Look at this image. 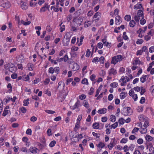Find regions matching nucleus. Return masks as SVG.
I'll use <instances>...</instances> for the list:
<instances>
[{
    "label": "nucleus",
    "instance_id": "obj_1",
    "mask_svg": "<svg viewBox=\"0 0 154 154\" xmlns=\"http://www.w3.org/2000/svg\"><path fill=\"white\" fill-rule=\"evenodd\" d=\"M122 59V57L121 55H118L114 56L112 58L111 63L115 65L119 61H121Z\"/></svg>",
    "mask_w": 154,
    "mask_h": 154
},
{
    "label": "nucleus",
    "instance_id": "obj_2",
    "mask_svg": "<svg viewBox=\"0 0 154 154\" xmlns=\"http://www.w3.org/2000/svg\"><path fill=\"white\" fill-rule=\"evenodd\" d=\"M116 143L115 142V138H112V139L110 143V145H108V147L110 150H111L112 149L113 147L116 145Z\"/></svg>",
    "mask_w": 154,
    "mask_h": 154
},
{
    "label": "nucleus",
    "instance_id": "obj_3",
    "mask_svg": "<svg viewBox=\"0 0 154 154\" xmlns=\"http://www.w3.org/2000/svg\"><path fill=\"white\" fill-rule=\"evenodd\" d=\"M1 3V6L3 8H8L10 6L9 2L7 1H3Z\"/></svg>",
    "mask_w": 154,
    "mask_h": 154
},
{
    "label": "nucleus",
    "instance_id": "obj_4",
    "mask_svg": "<svg viewBox=\"0 0 154 154\" xmlns=\"http://www.w3.org/2000/svg\"><path fill=\"white\" fill-rule=\"evenodd\" d=\"M121 22V18L120 16L117 15L116 17L115 24L116 25H119Z\"/></svg>",
    "mask_w": 154,
    "mask_h": 154
},
{
    "label": "nucleus",
    "instance_id": "obj_5",
    "mask_svg": "<svg viewBox=\"0 0 154 154\" xmlns=\"http://www.w3.org/2000/svg\"><path fill=\"white\" fill-rule=\"evenodd\" d=\"M17 68L15 67L14 64L12 63L11 64V67L8 69V70L11 72H14L17 70Z\"/></svg>",
    "mask_w": 154,
    "mask_h": 154
},
{
    "label": "nucleus",
    "instance_id": "obj_6",
    "mask_svg": "<svg viewBox=\"0 0 154 154\" xmlns=\"http://www.w3.org/2000/svg\"><path fill=\"white\" fill-rule=\"evenodd\" d=\"M80 101L79 100H78L73 106L70 107L71 109L74 110L76 108H78L80 106Z\"/></svg>",
    "mask_w": 154,
    "mask_h": 154
},
{
    "label": "nucleus",
    "instance_id": "obj_7",
    "mask_svg": "<svg viewBox=\"0 0 154 154\" xmlns=\"http://www.w3.org/2000/svg\"><path fill=\"white\" fill-rule=\"evenodd\" d=\"M130 79H129L128 77L127 76L124 77V76H122L121 79L119 80V82H120L121 81L124 82L125 83L130 81Z\"/></svg>",
    "mask_w": 154,
    "mask_h": 154
},
{
    "label": "nucleus",
    "instance_id": "obj_8",
    "mask_svg": "<svg viewBox=\"0 0 154 154\" xmlns=\"http://www.w3.org/2000/svg\"><path fill=\"white\" fill-rule=\"evenodd\" d=\"M20 5L22 9L26 10L28 8V6L26 5V4L22 1H21Z\"/></svg>",
    "mask_w": 154,
    "mask_h": 154
},
{
    "label": "nucleus",
    "instance_id": "obj_9",
    "mask_svg": "<svg viewBox=\"0 0 154 154\" xmlns=\"http://www.w3.org/2000/svg\"><path fill=\"white\" fill-rule=\"evenodd\" d=\"M124 111L128 113V115H130L131 113V108L129 107H125L123 108Z\"/></svg>",
    "mask_w": 154,
    "mask_h": 154
},
{
    "label": "nucleus",
    "instance_id": "obj_10",
    "mask_svg": "<svg viewBox=\"0 0 154 154\" xmlns=\"http://www.w3.org/2000/svg\"><path fill=\"white\" fill-rule=\"evenodd\" d=\"M37 150L38 149L34 147H31L29 149V151L33 153H36Z\"/></svg>",
    "mask_w": 154,
    "mask_h": 154
},
{
    "label": "nucleus",
    "instance_id": "obj_11",
    "mask_svg": "<svg viewBox=\"0 0 154 154\" xmlns=\"http://www.w3.org/2000/svg\"><path fill=\"white\" fill-rule=\"evenodd\" d=\"M117 73L116 70L114 68H111L110 69L109 72V75H115Z\"/></svg>",
    "mask_w": 154,
    "mask_h": 154
},
{
    "label": "nucleus",
    "instance_id": "obj_12",
    "mask_svg": "<svg viewBox=\"0 0 154 154\" xmlns=\"http://www.w3.org/2000/svg\"><path fill=\"white\" fill-rule=\"evenodd\" d=\"M107 109L106 108H103L99 109L97 111L98 113L100 114H104L106 112Z\"/></svg>",
    "mask_w": 154,
    "mask_h": 154
},
{
    "label": "nucleus",
    "instance_id": "obj_13",
    "mask_svg": "<svg viewBox=\"0 0 154 154\" xmlns=\"http://www.w3.org/2000/svg\"><path fill=\"white\" fill-rule=\"evenodd\" d=\"M142 7V5L140 3H138L136 5L134 6V9H138Z\"/></svg>",
    "mask_w": 154,
    "mask_h": 154
},
{
    "label": "nucleus",
    "instance_id": "obj_14",
    "mask_svg": "<svg viewBox=\"0 0 154 154\" xmlns=\"http://www.w3.org/2000/svg\"><path fill=\"white\" fill-rule=\"evenodd\" d=\"M137 16L140 17H142L143 18H144V14L143 11L140 10H139L137 13Z\"/></svg>",
    "mask_w": 154,
    "mask_h": 154
},
{
    "label": "nucleus",
    "instance_id": "obj_15",
    "mask_svg": "<svg viewBox=\"0 0 154 154\" xmlns=\"http://www.w3.org/2000/svg\"><path fill=\"white\" fill-rule=\"evenodd\" d=\"M34 66L33 64L32 63H29L27 65V69L30 71H32Z\"/></svg>",
    "mask_w": 154,
    "mask_h": 154
},
{
    "label": "nucleus",
    "instance_id": "obj_16",
    "mask_svg": "<svg viewBox=\"0 0 154 154\" xmlns=\"http://www.w3.org/2000/svg\"><path fill=\"white\" fill-rule=\"evenodd\" d=\"M48 9L49 7L46 5L45 6L43 7L40 9V12H44L47 10V9Z\"/></svg>",
    "mask_w": 154,
    "mask_h": 154
},
{
    "label": "nucleus",
    "instance_id": "obj_17",
    "mask_svg": "<svg viewBox=\"0 0 154 154\" xmlns=\"http://www.w3.org/2000/svg\"><path fill=\"white\" fill-rule=\"evenodd\" d=\"M97 146L99 148H102L104 147L105 144L104 143L100 142L97 145Z\"/></svg>",
    "mask_w": 154,
    "mask_h": 154
},
{
    "label": "nucleus",
    "instance_id": "obj_18",
    "mask_svg": "<svg viewBox=\"0 0 154 154\" xmlns=\"http://www.w3.org/2000/svg\"><path fill=\"white\" fill-rule=\"evenodd\" d=\"M92 127L94 129H98L99 127V124L97 122H95L93 124Z\"/></svg>",
    "mask_w": 154,
    "mask_h": 154
},
{
    "label": "nucleus",
    "instance_id": "obj_19",
    "mask_svg": "<svg viewBox=\"0 0 154 154\" xmlns=\"http://www.w3.org/2000/svg\"><path fill=\"white\" fill-rule=\"evenodd\" d=\"M145 138L148 141H150L152 140L153 138L149 135H147L145 137Z\"/></svg>",
    "mask_w": 154,
    "mask_h": 154
},
{
    "label": "nucleus",
    "instance_id": "obj_20",
    "mask_svg": "<svg viewBox=\"0 0 154 154\" xmlns=\"http://www.w3.org/2000/svg\"><path fill=\"white\" fill-rule=\"evenodd\" d=\"M136 23L133 20H131L129 23V26L130 27H133L134 26Z\"/></svg>",
    "mask_w": 154,
    "mask_h": 154
},
{
    "label": "nucleus",
    "instance_id": "obj_21",
    "mask_svg": "<svg viewBox=\"0 0 154 154\" xmlns=\"http://www.w3.org/2000/svg\"><path fill=\"white\" fill-rule=\"evenodd\" d=\"M110 120L112 122H115L116 120V117L113 115H112L110 116Z\"/></svg>",
    "mask_w": 154,
    "mask_h": 154
},
{
    "label": "nucleus",
    "instance_id": "obj_22",
    "mask_svg": "<svg viewBox=\"0 0 154 154\" xmlns=\"http://www.w3.org/2000/svg\"><path fill=\"white\" fill-rule=\"evenodd\" d=\"M146 75H143L140 78V81L142 83H144L146 81Z\"/></svg>",
    "mask_w": 154,
    "mask_h": 154
},
{
    "label": "nucleus",
    "instance_id": "obj_23",
    "mask_svg": "<svg viewBox=\"0 0 154 154\" xmlns=\"http://www.w3.org/2000/svg\"><path fill=\"white\" fill-rule=\"evenodd\" d=\"M79 65H78L77 63H74L73 65L72 69H74V71H76L79 69Z\"/></svg>",
    "mask_w": 154,
    "mask_h": 154
},
{
    "label": "nucleus",
    "instance_id": "obj_24",
    "mask_svg": "<svg viewBox=\"0 0 154 154\" xmlns=\"http://www.w3.org/2000/svg\"><path fill=\"white\" fill-rule=\"evenodd\" d=\"M81 83L83 84H86L88 85V80L87 79L84 78L81 81Z\"/></svg>",
    "mask_w": 154,
    "mask_h": 154
},
{
    "label": "nucleus",
    "instance_id": "obj_25",
    "mask_svg": "<svg viewBox=\"0 0 154 154\" xmlns=\"http://www.w3.org/2000/svg\"><path fill=\"white\" fill-rule=\"evenodd\" d=\"M84 106L86 108L88 109L89 107V104L87 101L84 100L83 102Z\"/></svg>",
    "mask_w": 154,
    "mask_h": 154
},
{
    "label": "nucleus",
    "instance_id": "obj_26",
    "mask_svg": "<svg viewBox=\"0 0 154 154\" xmlns=\"http://www.w3.org/2000/svg\"><path fill=\"white\" fill-rule=\"evenodd\" d=\"M56 143V142L55 140L51 141L49 144V146L51 147H54Z\"/></svg>",
    "mask_w": 154,
    "mask_h": 154
},
{
    "label": "nucleus",
    "instance_id": "obj_27",
    "mask_svg": "<svg viewBox=\"0 0 154 154\" xmlns=\"http://www.w3.org/2000/svg\"><path fill=\"white\" fill-rule=\"evenodd\" d=\"M125 120L124 119L122 118H120L119 120V124L123 125L124 124Z\"/></svg>",
    "mask_w": 154,
    "mask_h": 154
},
{
    "label": "nucleus",
    "instance_id": "obj_28",
    "mask_svg": "<svg viewBox=\"0 0 154 154\" xmlns=\"http://www.w3.org/2000/svg\"><path fill=\"white\" fill-rule=\"evenodd\" d=\"M29 99H27L26 100H24L23 101V105L25 106H28V104L29 103Z\"/></svg>",
    "mask_w": 154,
    "mask_h": 154
},
{
    "label": "nucleus",
    "instance_id": "obj_29",
    "mask_svg": "<svg viewBox=\"0 0 154 154\" xmlns=\"http://www.w3.org/2000/svg\"><path fill=\"white\" fill-rule=\"evenodd\" d=\"M120 96L121 99H124L126 97L125 92H122L120 93Z\"/></svg>",
    "mask_w": 154,
    "mask_h": 154
},
{
    "label": "nucleus",
    "instance_id": "obj_30",
    "mask_svg": "<svg viewBox=\"0 0 154 154\" xmlns=\"http://www.w3.org/2000/svg\"><path fill=\"white\" fill-rule=\"evenodd\" d=\"M146 128H140V132L142 134H145L146 132L147 131V129Z\"/></svg>",
    "mask_w": 154,
    "mask_h": 154
},
{
    "label": "nucleus",
    "instance_id": "obj_31",
    "mask_svg": "<svg viewBox=\"0 0 154 154\" xmlns=\"http://www.w3.org/2000/svg\"><path fill=\"white\" fill-rule=\"evenodd\" d=\"M125 20L128 21H129L131 20V16L129 15H126L124 17Z\"/></svg>",
    "mask_w": 154,
    "mask_h": 154
},
{
    "label": "nucleus",
    "instance_id": "obj_32",
    "mask_svg": "<svg viewBox=\"0 0 154 154\" xmlns=\"http://www.w3.org/2000/svg\"><path fill=\"white\" fill-rule=\"evenodd\" d=\"M45 111L46 113H47L48 114H53L55 113V111H53V110H50L47 109V110H45Z\"/></svg>",
    "mask_w": 154,
    "mask_h": 154
},
{
    "label": "nucleus",
    "instance_id": "obj_33",
    "mask_svg": "<svg viewBox=\"0 0 154 154\" xmlns=\"http://www.w3.org/2000/svg\"><path fill=\"white\" fill-rule=\"evenodd\" d=\"M118 85V83L116 82H114L110 84V86L113 88H116Z\"/></svg>",
    "mask_w": 154,
    "mask_h": 154
},
{
    "label": "nucleus",
    "instance_id": "obj_34",
    "mask_svg": "<svg viewBox=\"0 0 154 154\" xmlns=\"http://www.w3.org/2000/svg\"><path fill=\"white\" fill-rule=\"evenodd\" d=\"M12 63H8L7 64H6L4 65V67L5 69H8V70L9 68H10L11 66V64H12Z\"/></svg>",
    "mask_w": 154,
    "mask_h": 154
},
{
    "label": "nucleus",
    "instance_id": "obj_35",
    "mask_svg": "<svg viewBox=\"0 0 154 154\" xmlns=\"http://www.w3.org/2000/svg\"><path fill=\"white\" fill-rule=\"evenodd\" d=\"M118 125V122H115L111 125V128H113V129H115L117 127Z\"/></svg>",
    "mask_w": 154,
    "mask_h": 154
},
{
    "label": "nucleus",
    "instance_id": "obj_36",
    "mask_svg": "<svg viewBox=\"0 0 154 154\" xmlns=\"http://www.w3.org/2000/svg\"><path fill=\"white\" fill-rule=\"evenodd\" d=\"M123 38L125 40H127L128 39V38L126 35V33L125 32H124L123 33Z\"/></svg>",
    "mask_w": 154,
    "mask_h": 154
},
{
    "label": "nucleus",
    "instance_id": "obj_37",
    "mask_svg": "<svg viewBox=\"0 0 154 154\" xmlns=\"http://www.w3.org/2000/svg\"><path fill=\"white\" fill-rule=\"evenodd\" d=\"M146 22V20L143 18L142 17V18L140 21V24L142 25H143Z\"/></svg>",
    "mask_w": 154,
    "mask_h": 154
},
{
    "label": "nucleus",
    "instance_id": "obj_38",
    "mask_svg": "<svg viewBox=\"0 0 154 154\" xmlns=\"http://www.w3.org/2000/svg\"><path fill=\"white\" fill-rule=\"evenodd\" d=\"M127 138H123L120 141V143H126L128 141Z\"/></svg>",
    "mask_w": 154,
    "mask_h": 154
},
{
    "label": "nucleus",
    "instance_id": "obj_39",
    "mask_svg": "<svg viewBox=\"0 0 154 154\" xmlns=\"http://www.w3.org/2000/svg\"><path fill=\"white\" fill-rule=\"evenodd\" d=\"M66 43L63 42V44L64 46H67L69 45V42L70 40L69 39H66Z\"/></svg>",
    "mask_w": 154,
    "mask_h": 154
},
{
    "label": "nucleus",
    "instance_id": "obj_40",
    "mask_svg": "<svg viewBox=\"0 0 154 154\" xmlns=\"http://www.w3.org/2000/svg\"><path fill=\"white\" fill-rule=\"evenodd\" d=\"M3 104L2 100H0V113L2 111Z\"/></svg>",
    "mask_w": 154,
    "mask_h": 154
},
{
    "label": "nucleus",
    "instance_id": "obj_41",
    "mask_svg": "<svg viewBox=\"0 0 154 154\" xmlns=\"http://www.w3.org/2000/svg\"><path fill=\"white\" fill-rule=\"evenodd\" d=\"M75 138H77L78 140H77L79 141V138L81 139L83 137L82 136V134H78V135H77L75 137H74Z\"/></svg>",
    "mask_w": 154,
    "mask_h": 154
},
{
    "label": "nucleus",
    "instance_id": "obj_42",
    "mask_svg": "<svg viewBox=\"0 0 154 154\" xmlns=\"http://www.w3.org/2000/svg\"><path fill=\"white\" fill-rule=\"evenodd\" d=\"M91 53V52L90 51L89 49H87V50L86 54L85 55V56L87 57H88L90 56V54Z\"/></svg>",
    "mask_w": 154,
    "mask_h": 154
},
{
    "label": "nucleus",
    "instance_id": "obj_43",
    "mask_svg": "<svg viewBox=\"0 0 154 154\" xmlns=\"http://www.w3.org/2000/svg\"><path fill=\"white\" fill-rule=\"evenodd\" d=\"M149 123L148 121L147 120L145 121L143 126L145 127V128H146L147 126H149Z\"/></svg>",
    "mask_w": 154,
    "mask_h": 154
},
{
    "label": "nucleus",
    "instance_id": "obj_44",
    "mask_svg": "<svg viewBox=\"0 0 154 154\" xmlns=\"http://www.w3.org/2000/svg\"><path fill=\"white\" fill-rule=\"evenodd\" d=\"M137 142L138 144H141L143 143V140L141 138H139L137 140Z\"/></svg>",
    "mask_w": 154,
    "mask_h": 154
},
{
    "label": "nucleus",
    "instance_id": "obj_45",
    "mask_svg": "<svg viewBox=\"0 0 154 154\" xmlns=\"http://www.w3.org/2000/svg\"><path fill=\"white\" fill-rule=\"evenodd\" d=\"M26 133L27 134L31 135L32 134L31 130L29 128L26 131Z\"/></svg>",
    "mask_w": 154,
    "mask_h": 154
},
{
    "label": "nucleus",
    "instance_id": "obj_46",
    "mask_svg": "<svg viewBox=\"0 0 154 154\" xmlns=\"http://www.w3.org/2000/svg\"><path fill=\"white\" fill-rule=\"evenodd\" d=\"M94 89L93 88L91 87V88L88 94L90 95H92L94 93Z\"/></svg>",
    "mask_w": 154,
    "mask_h": 154
},
{
    "label": "nucleus",
    "instance_id": "obj_47",
    "mask_svg": "<svg viewBox=\"0 0 154 154\" xmlns=\"http://www.w3.org/2000/svg\"><path fill=\"white\" fill-rule=\"evenodd\" d=\"M139 130V128H134L133 130L132 131L131 133L132 134H134L135 132H137Z\"/></svg>",
    "mask_w": 154,
    "mask_h": 154
},
{
    "label": "nucleus",
    "instance_id": "obj_48",
    "mask_svg": "<svg viewBox=\"0 0 154 154\" xmlns=\"http://www.w3.org/2000/svg\"><path fill=\"white\" fill-rule=\"evenodd\" d=\"M54 68L53 67H50L49 68L48 70V72L51 73L53 74L54 73Z\"/></svg>",
    "mask_w": 154,
    "mask_h": 154
},
{
    "label": "nucleus",
    "instance_id": "obj_49",
    "mask_svg": "<svg viewBox=\"0 0 154 154\" xmlns=\"http://www.w3.org/2000/svg\"><path fill=\"white\" fill-rule=\"evenodd\" d=\"M143 42V41L142 39H138L136 42L137 44H141Z\"/></svg>",
    "mask_w": 154,
    "mask_h": 154
},
{
    "label": "nucleus",
    "instance_id": "obj_50",
    "mask_svg": "<svg viewBox=\"0 0 154 154\" xmlns=\"http://www.w3.org/2000/svg\"><path fill=\"white\" fill-rule=\"evenodd\" d=\"M30 120L32 122H34L37 120V118L35 116H33L31 118Z\"/></svg>",
    "mask_w": 154,
    "mask_h": 154
},
{
    "label": "nucleus",
    "instance_id": "obj_51",
    "mask_svg": "<svg viewBox=\"0 0 154 154\" xmlns=\"http://www.w3.org/2000/svg\"><path fill=\"white\" fill-rule=\"evenodd\" d=\"M145 97H142L141 98V99L140 101V103L141 104H143L145 103Z\"/></svg>",
    "mask_w": 154,
    "mask_h": 154
},
{
    "label": "nucleus",
    "instance_id": "obj_52",
    "mask_svg": "<svg viewBox=\"0 0 154 154\" xmlns=\"http://www.w3.org/2000/svg\"><path fill=\"white\" fill-rule=\"evenodd\" d=\"M66 37V39H69L70 40V38L71 37V35H70L69 33L67 32V33L65 36L64 38H65Z\"/></svg>",
    "mask_w": 154,
    "mask_h": 154
},
{
    "label": "nucleus",
    "instance_id": "obj_53",
    "mask_svg": "<svg viewBox=\"0 0 154 154\" xmlns=\"http://www.w3.org/2000/svg\"><path fill=\"white\" fill-rule=\"evenodd\" d=\"M17 74L15 73H13L11 75V77L13 79H15L17 78Z\"/></svg>",
    "mask_w": 154,
    "mask_h": 154
},
{
    "label": "nucleus",
    "instance_id": "obj_54",
    "mask_svg": "<svg viewBox=\"0 0 154 154\" xmlns=\"http://www.w3.org/2000/svg\"><path fill=\"white\" fill-rule=\"evenodd\" d=\"M92 134L93 135V136L96 137L97 138H99L100 134H98L93 132H92Z\"/></svg>",
    "mask_w": 154,
    "mask_h": 154
},
{
    "label": "nucleus",
    "instance_id": "obj_55",
    "mask_svg": "<svg viewBox=\"0 0 154 154\" xmlns=\"http://www.w3.org/2000/svg\"><path fill=\"white\" fill-rule=\"evenodd\" d=\"M37 3H34L33 2V1L31 0L30 2V6L32 7V6H35L36 5H37Z\"/></svg>",
    "mask_w": 154,
    "mask_h": 154
},
{
    "label": "nucleus",
    "instance_id": "obj_56",
    "mask_svg": "<svg viewBox=\"0 0 154 154\" xmlns=\"http://www.w3.org/2000/svg\"><path fill=\"white\" fill-rule=\"evenodd\" d=\"M21 111L23 113H25L26 112V108L24 107H22L20 108Z\"/></svg>",
    "mask_w": 154,
    "mask_h": 154
},
{
    "label": "nucleus",
    "instance_id": "obj_57",
    "mask_svg": "<svg viewBox=\"0 0 154 154\" xmlns=\"http://www.w3.org/2000/svg\"><path fill=\"white\" fill-rule=\"evenodd\" d=\"M134 93V91L133 89H131L129 91V94L130 96H132Z\"/></svg>",
    "mask_w": 154,
    "mask_h": 154
},
{
    "label": "nucleus",
    "instance_id": "obj_58",
    "mask_svg": "<svg viewBox=\"0 0 154 154\" xmlns=\"http://www.w3.org/2000/svg\"><path fill=\"white\" fill-rule=\"evenodd\" d=\"M113 95L112 94H110L109 95L108 99V100L111 101L113 99Z\"/></svg>",
    "mask_w": 154,
    "mask_h": 154
},
{
    "label": "nucleus",
    "instance_id": "obj_59",
    "mask_svg": "<svg viewBox=\"0 0 154 154\" xmlns=\"http://www.w3.org/2000/svg\"><path fill=\"white\" fill-rule=\"evenodd\" d=\"M99 61L101 63H104V58L103 56H101L100 58L99 59Z\"/></svg>",
    "mask_w": 154,
    "mask_h": 154
},
{
    "label": "nucleus",
    "instance_id": "obj_60",
    "mask_svg": "<svg viewBox=\"0 0 154 154\" xmlns=\"http://www.w3.org/2000/svg\"><path fill=\"white\" fill-rule=\"evenodd\" d=\"M9 111L7 110H4L2 114V116H5L8 113Z\"/></svg>",
    "mask_w": 154,
    "mask_h": 154
},
{
    "label": "nucleus",
    "instance_id": "obj_61",
    "mask_svg": "<svg viewBox=\"0 0 154 154\" xmlns=\"http://www.w3.org/2000/svg\"><path fill=\"white\" fill-rule=\"evenodd\" d=\"M95 77V75L94 74H93L90 76V79L93 82L94 81Z\"/></svg>",
    "mask_w": 154,
    "mask_h": 154
},
{
    "label": "nucleus",
    "instance_id": "obj_62",
    "mask_svg": "<svg viewBox=\"0 0 154 154\" xmlns=\"http://www.w3.org/2000/svg\"><path fill=\"white\" fill-rule=\"evenodd\" d=\"M140 19V17H138V16L136 15L134 17V19L136 21L138 22Z\"/></svg>",
    "mask_w": 154,
    "mask_h": 154
},
{
    "label": "nucleus",
    "instance_id": "obj_63",
    "mask_svg": "<svg viewBox=\"0 0 154 154\" xmlns=\"http://www.w3.org/2000/svg\"><path fill=\"white\" fill-rule=\"evenodd\" d=\"M23 80L24 81H27L29 79V76L28 75H27L26 77H24L23 76Z\"/></svg>",
    "mask_w": 154,
    "mask_h": 154
},
{
    "label": "nucleus",
    "instance_id": "obj_64",
    "mask_svg": "<svg viewBox=\"0 0 154 154\" xmlns=\"http://www.w3.org/2000/svg\"><path fill=\"white\" fill-rule=\"evenodd\" d=\"M133 89L136 91L137 92L139 91L140 90V87L138 86L135 87Z\"/></svg>",
    "mask_w": 154,
    "mask_h": 154
}]
</instances>
